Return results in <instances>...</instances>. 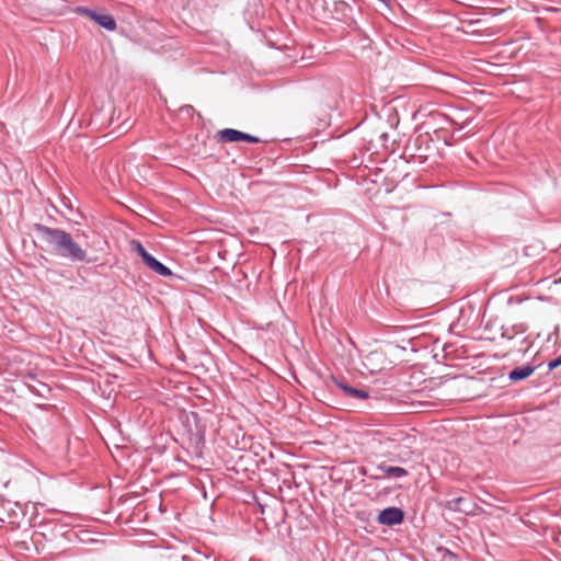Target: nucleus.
<instances>
[{"label":"nucleus","instance_id":"nucleus-1","mask_svg":"<svg viewBox=\"0 0 561 561\" xmlns=\"http://www.w3.org/2000/svg\"><path fill=\"white\" fill-rule=\"evenodd\" d=\"M35 231L38 233L39 239L45 243L48 252L72 262L88 261L87 251L73 240L69 232L39 224L35 225Z\"/></svg>","mask_w":561,"mask_h":561},{"label":"nucleus","instance_id":"nucleus-2","mask_svg":"<svg viewBox=\"0 0 561 561\" xmlns=\"http://www.w3.org/2000/svg\"><path fill=\"white\" fill-rule=\"evenodd\" d=\"M218 140L221 142H239V141H247L252 144L260 142V138L256 136H252L250 134L232 129V128H225L218 131L217 134Z\"/></svg>","mask_w":561,"mask_h":561},{"label":"nucleus","instance_id":"nucleus-3","mask_svg":"<svg viewBox=\"0 0 561 561\" xmlns=\"http://www.w3.org/2000/svg\"><path fill=\"white\" fill-rule=\"evenodd\" d=\"M446 507L448 510L461 512L472 516L478 515L480 512H482L481 507H479L477 504L469 502L461 496L448 500L446 502Z\"/></svg>","mask_w":561,"mask_h":561},{"label":"nucleus","instance_id":"nucleus-4","mask_svg":"<svg viewBox=\"0 0 561 561\" xmlns=\"http://www.w3.org/2000/svg\"><path fill=\"white\" fill-rule=\"evenodd\" d=\"M78 11L87 16H89L91 20L96 22L100 26L104 27L107 31H115L116 30V22L114 18L111 14L107 13H99L96 11H93L88 8H78Z\"/></svg>","mask_w":561,"mask_h":561},{"label":"nucleus","instance_id":"nucleus-5","mask_svg":"<svg viewBox=\"0 0 561 561\" xmlns=\"http://www.w3.org/2000/svg\"><path fill=\"white\" fill-rule=\"evenodd\" d=\"M403 517H404L403 512L400 508L388 507V508L382 510L379 513L377 520L381 525L394 526V525L401 524L403 520Z\"/></svg>","mask_w":561,"mask_h":561},{"label":"nucleus","instance_id":"nucleus-6","mask_svg":"<svg viewBox=\"0 0 561 561\" xmlns=\"http://www.w3.org/2000/svg\"><path fill=\"white\" fill-rule=\"evenodd\" d=\"M536 367L533 365H524L514 368L510 374L508 378L512 381H518L528 378L534 371Z\"/></svg>","mask_w":561,"mask_h":561},{"label":"nucleus","instance_id":"nucleus-7","mask_svg":"<svg viewBox=\"0 0 561 561\" xmlns=\"http://www.w3.org/2000/svg\"><path fill=\"white\" fill-rule=\"evenodd\" d=\"M151 271L161 275V276H170L172 274L171 270L163 265L161 262L156 260L152 255L146 259L144 262Z\"/></svg>","mask_w":561,"mask_h":561},{"label":"nucleus","instance_id":"nucleus-8","mask_svg":"<svg viewBox=\"0 0 561 561\" xmlns=\"http://www.w3.org/2000/svg\"><path fill=\"white\" fill-rule=\"evenodd\" d=\"M336 385L343 391V393L347 397L359 399V400H365L369 397L368 392L364 389H356V388L347 386L343 382H337Z\"/></svg>","mask_w":561,"mask_h":561},{"label":"nucleus","instance_id":"nucleus-9","mask_svg":"<svg viewBox=\"0 0 561 561\" xmlns=\"http://www.w3.org/2000/svg\"><path fill=\"white\" fill-rule=\"evenodd\" d=\"M378 470L381 471L385 476L392 478H403L408 476V471L401 467L379 465Z\"/></svg>","mask_w":561,"mask_h":561},{"label":"nucleus","instance_id":"nucleus-10","mask_svg":"<svg viewBox=\"0 0 561 561\" xmlns=\"http://www.w3.org/2000/svg\"><path fill=\"white\" fill-rule=\"evenodd\" d=\"M131 249L135 250L145 262L147 257H149L151 254L146 251L144 245L139 241H131L130 243Z\"/></svg>","mask_w":561,"mask_h":561},{"label":"nucleus","instance_id":"nucleus-11","mask_svg":"<svg viewBox=\"0 0 561 561\" xmlns=\"http://www.w3.org/2000/svg\"><path fill=\"white\" fill-rule=\"evenodd\" d=\"M559 366H561V355L559 357H557L556 359L550 360L548 363L549 370H552V369H554V368H557Z\"/></svg>","mask_w":561,"mask_h":561}]
</instances>
